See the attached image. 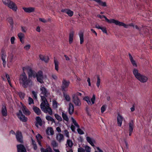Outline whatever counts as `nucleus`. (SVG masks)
<instances>
[{
    "mask_svg": "<svg viewBox=\"0 0 152 152\" xmlns=\"http://www.w3.org/2000/svg\"><path fill=\"white\" fill-rule=\"evenodd\" d=\"M19 81L20 84L24 88H26L32 85V80L28 78L25 72L20 75Z\"/></svg>",
    "mask_w": 152,
    "mask_h": 152,
    "instance_id": "nucleus-1",
    "label": "nucleus"
},
{
    "mask_svg": "<svg viewBox=\"0 0 152 152\" xmlns=\"http://www.w3.org/2000/svg\"><path fill=\"white\" fill-rule=\"evenodd\" d=\"M42 102L40 104V107L42 110L45 113H48L50 115H52L53 114L52 110L49 107V104L48 103L46 99L42 97Z\"/></svg>",
    "mask_w": 152,
    "mask_h": 152,
    "instance_id": "nucleus-2",
    "label": "nucleus"
},
{
    "mask_svg": "<svg viewBox=\"0 0 152 152\" xmlns=\"http://www.w3.org/2000/svg\"><path fill=\"white\" fill-rule=\"evenodd\" d=\"M87 141L93 147H94V149L96 148L98 151H95L94 152H103V151L100 149L99 147H96L94 145V143H96L95 140L92 138L89 137H87L86 138Z\"/></svg>",
    "mask_w": 152,
    "mask_h": 152,
    "instance_id": "nucleus-3",
    "label": "nucleus"
},
{
    "mask_svg": "<svg viewBox=\"0 0 152 152\" xmlns=\"http://www.w3.org/2000/svg\"><path fill=\"white\" fill-rule=\"evenodd\" d=\"M3 3L14 11L17 10V7L15 4L11 1H3Z\"/></svg>",
    "mask_w": 152,
    "mask_h": 152,
    "instance_id": "nucleus-4",
    "label": "nucleus"
},
{
    "mask_svg": "<svg viewBox=\"0 0 152 152\" xmlns=\"http://www.w3.org/2000/svg\"><path fill=\"white\" fill-rule=\"evenodd\" d=\"M40 90L41 91L40 93V96L42 99V97H43L45 99L50 95V92L45 88L42 86H41Z\"/></svg>",
    "mask_w": 152,
    "mask_h": 152,
    "instance_id": "nucleus-5",
    "label": "nucleus"
},
{
    "mask_svg": "<svg viewBox=\"0 0 152 152\" xmlns=\"http://www.w3.org/2000/svg\"><path fill=\"white\" fill-rule=\"evenodd\" d=\"M70 82L69 81H67L64 79H63L62 81V83L61 86L62 90L64 91H67L68 90L67 88L69 87Z\"/></svg>",
    "mask_w": 152,
    "mask_h": 152,
    "instance_id": "nucleus-6",
    "label": "nucleus"
},
{
    "mask_svg": "<svg viewBox=\"0 0 152 152\" xmlns=\"http://www.w3.org/2000/svg\"><path fill=\"white\" fill-rule=\"evenodd\" d=\"M115 24L119 26H123L126 28H128L129 26H132L134 28V25L132 23L126 24L123 22H120L116 20Z\"/></svg>",
    "mask_w": 152,
    "mask_h": 152,
    "instance_id": "nucleus-7",
    "label": "nucleus"
},
{
    "mask_svg": "<svg viewBox=\"0 0 152 152\" xmlns=\"http://www.w3.org/2000/svg\"><path fill=\"white\" fill-rule=\"evenodd\" d=\"M43 76L42 72L41 71H39L37 73V81L41 83H44L43 80Z\"/></svg>",
    "mask_w": 152,
    "mask_h": 152,
    "instance_id": "nucleus-8",
    "label": "nucleus"
},
{
    "mask_svg": "<svg viewBox=\"0 0 152 152\" xmlns=\"http://www.w3.org/2000/svg\"><path fill=\"white\" fill-rule=\"evenodd\" d=\"M23 72L26 71H27L29 78H30L31 77H32V75L34 71L32 70L30 67L28 66L24 67L23 68Z\"/></svg>",
    "mask_w": 152,
    "mask_h": 152,
    "instance_id": "nucleus-9",
    "label": "nucleus"
},
{
    "mask_svg": "<svg viewBox=\"0 0 152 152\" xmlns=\"http://www.w3.org/2000/svg\"><path fill=\"white\" fill-rule=\"evenodd\" d=\"M17 115L21 121L24 122L27 121V118L23 114L21 110L19 111V113L17 114Z\"/></svg>",
    "mask_w": 152,
    "mask_h": 152,
    "instance_id": "nucleus-10",
    "label": "nucleus"
},
{
    "mask_svg": "<svg viewBox=\"0 0 152 152\" xmlns=\"http://www.w3.org/2000/svg\"><path fill=\"white\" fill-rule=\"evenodd\" d=\"M72 99L73 102L76 106H79L80 105V101L77 96L75 95H73Z\"/></svg>",
    "mask_w": 152,
    "mask_h": 152,
    "instance_id": "nucleus-11",
    "label": "nucleus"
},
{
    "mask_svg": "<svg viewBox=\"0 0 152 152\" xmlns=\"http://www.w3.org/2000/svg\"><path fill=\"white\" fill-rule=\"evenodd\" d=\"M97 17L99 18H100L101 19H102L103 18H104L106 21L110 23H113L115 24V22L116 21V20L114 19H111L110 20H109L108 19L107 17L105 16L104 15H97Z\"/></svg>",
    "mask_w": 152,
    "mask_h": 152,
    "instance_id": "nucleus-12",
    "label": "nucleus"
},
{
    "mask_svg": "<svg viewBox=\"0 0 152 152\" xmlns=\"http://www.w3.org/2000/svg\"><path fill=\"white\" fill-rule=\"evenodd\" d=\"M16 137L17 141L20 143L23 142V137L21 132L17 131L16 134Z\"/></svg>",
    "mask_w": 152,
    "mask_h": 152,
    "instance_id": "nucleus-13",
    "label": "nucleus"
},
{
    "mask_svg": "<svg viewBox=\"0 0 152 152\" xmlns=\"http://www.w3.org/2000/svg\"><path fill=\"white\" fill-rule=\"evenodd\" d=\"M137 79L142 83L146 82L148 80V78L147 77L142 74H141Z\"/></svg>",
    "mask_w": 152,
    "mask_h": 152,
    "instance_id": "nucleus-14",
    "label": "nucleus"
},
{
    "mask_svg": "<svg viewBox=\"0 0 152 152\" xmlns=\"http://www.w3.org/2000/svg\"><path fill=\"white\" fill-rule=\"evenodd\" d=\"M18 152H26V150L25 147L22 144L17 145Z\"/></svg>",
    "mask_w": 152,
    "mask_h": 152,
    "instance_id": "nucleus-15",
    "label": "nucleus"
},
{
    "mask_svg": "<svg viewBox=\"0 0 152 152\" xmlns=\"http://www.w3.org/2000/svg\"><path fill=\"white\" fill-rule=\"evenodd\" d=\"M1 113L3 116L6 117L7 115V111L5 106L2 105L1 109Z\"/></svg>",
    "mask_w": 152,
    "mask_h": 152,
    "instance_id": "nucleus-16",
    "label": "nucleus"
},
{
    "mask_svg": "<svg viewBox=\"0 0 152 152\" xmlns=\"http://www.w3.org/2000/svg\"><path fill=\"white\" fill-rule=\"evenodd\" d=\"M61 12L66 13L69 16H72L73 15V12L68 9H62L61 10Z\"/></svg>",
    "mask_w": 152,
    "mask_h": 152,
    "instance_id": "nucleus-17",
    "label": "nucleus"
},
{
    "mask_svg": "<svg viewBox=\"0 0 152 152\" xmlns=\"http://www.w3.org/2000/svg\"><path fill=\"white\" fill-rule=\"evenodd\" d=\"M68 111L70 115H72L74 112V107L73 104L70 103L69 104V107L68 108Z\"/></svg>",
    "mask_w": 152,
    "mask_h": 152,
    "instance_id": "nucleus-18",
    "label": "nucleus"
},
{
    "mask_svg": "<svg viewBox=\"0 0 152 152\" xmlns=\"http://www.w3.org/2000/svg\"><path fill=\"white\" fill-rule=\"evenodd\" d=\"M123 119V118L121 115L119 114H118L117 117V120L118 125V126H121Z\"/></svg>",
    "mask_w": 152,
    "mask_h": 152,
    "instance_id": "nucleus-19",
    "label": "nucleus"
},
{
    "mask_svg": "<svg viewBox=\"0 0 152 152\" xmlns=\"http://www.w3.org/2000/svg\"><path fill=\"white\" fill-rule=\"evenodd\" d=\"M18 36L20 39V42L22 44H23L24 43V34L21 32H20L18 34Z\"/></svg>",
    "mask_w": 152,
    "mask_h": 152,
    "instance_id": "nucleus-20",
    "label": "nucleus"
},
{
    "mask_svg": "<svg viewBox=\"0 0 152 152\" xmlns=\"http://www.w3.org/2000/svg\"><path fill=\"white\" fill-rule=\"evenodd\" d=\"M23 9L26 12L31 13L34 11L35 9L33 7H23Z\"/></svg>",
    "mask_w": 152,
    "mask_h": 152,
    "instance_id": "nucleus-21",
    "label": "nucleus"
},
{
    "mask_svg": "<svg viewBox=\"0 0 152 152\" xmlns=\"http://www.w3.org/2000/svg\"><path fill=\"white\" fill-rule=\"evenodd\" d=\"M36 120L37 121V123L35 125L37 127H38V124L40 126H42V125L43 124V122L39 117H37L36 118Z\"/></svg>",
    "mask_w": 152,
    "mask_h": 152,
    "instance_id": "nucleus-22",
    "label": "nucleus"
},
{
    "mask_svg": "<svg viewBox=\"0 0 152 152\" xmlns=\"http://www.w3.org/2000/svg\"><path fill=\"white\" fill-rule=\"evenodd\" d=\"M133 73L136 79H137L141 75V74L139 72L138 70L136 69H133Z\"/></svg>",
    "mask_w": 152,
    "mask_h": 152,
    "instance_id": "nucleus-23",
    "label": "nucleus"
},
{
    "mask_svg": "<svg viewBox=\"0 0 152 152\" xmlns=\"http://www.w3.org/2000/svg\"><path fill=\"white\" fill-rule=\"evenodd\" d=\"M39 58L41 60L46 63L48 62L49 60V57L47 56H44L41 55L39 56Z\"/></svg>",
    "mask_w": 152,
    "mask_h": 152,
    "instance_id": "nucleus-24",
    "label": "nucleus"
},
{
    "mask_svg": "<svg viewBox=\"0 0 152 152\" xmlns=\"http://www.w3.org/2000/svg\"><path fill=\"white\" fill-rule=\"evenodd\" d=\"M22 110L23 113L26 115H29L30 114V112L26 108L25 106H23L22 108Z\"/></svg>",
    "mask_w": 152,
    "mask_h": 152,
    "instance_id": "nucleus-25",
    "label": "nucleus"
},
{
    "mask_svg": "<svg viewBox=\"0 0 152 152\" xmlns=\"http://www.w3.org/2000/svg\"><path fill=\"white\" fill-rule=\"evenodd\" d=\"M57 140L59 142H61L64 140V137L63 134H59L56 137Z\"/></svg>",
    "mask_w": 152,
    "mask_h": 152,
    "instance_id": "nucleus-26",
    "label": "nucleus"
},
{
    "mask_svg": "<svg viewBox=\"0 0 152 152\" xmlns=\"http://www.w3.org/2000/svg\"><path fill=\"white\" fill-rule=\"evenodd\" d=\"M79 35L80 38V43L81 44H82L84 42L83 33L82 32L80 31L79 33Z\"/></svg>",
    "mask_w": 152,
    "mask_h": 152,
    "instance_id": "nucleus-27",
    "label": "nucleus"
},
{
    "mask_svg": "<svg viewBox=\"0 0 152 152\" xmlns=\"http://www.w3.org/2000/svg\"><path fill=\"white\" fill-rule=\"evenodd\" d=\"M46 133L48 135H52L54 134V132L51 127H49L46 130Z\"/></svg>",
    "mask_w": 152,
    "mask_h": 152,
    "instance_id": "nucleus-28",
    "label": "nucleus"
},
{
    "mask_svg": "<svg viewBox=\"0 0 152 152\" xmlns=\"http://www.w3.org/2000/svg\"><path fill=\"white\" fill-rule=\"evenodd\" d=\"M129 59L133 66H134L137 67V65L136 64L135 61L133 59L132 56L130 53L129 54Z\"/></svg>",
    "mask_w": 152,
    "mask_h": 152,
    "instance_id": "nucleus-29",
    "label": "nucleus"
},
{
    "mask_svg": "<svg viewBox=\"0 0 152 152\" xmlns=\"http://www.w3.org/2000/svg\"><path fill=\"white\" fill-rule=\"evenodd\" d=\"M74 32L73 31H71L70 32L69 34V42L70 44L72 42L73 38L74 37Z\"/></svg>",
    "mask_w": 152,
    "mask_h": 152,
    "instance_id": "nucleus-30",
    "label": "nucleus"
},
{
    "mask_svg": "<svg viewBox=\"0 0 152 152\" xmlns=\"http://www.w3.org/2000/svg\"><path fill=\"white\" fill-rule=\"evenodd\" d=\"M33 109L35 113L37 115H39L41 114V112L40 110L37 107H34Z\"/></svg>",
    "mask_w": 152,
    "mask_h": 152,
    "instance_id": "nucleus-31",
    "label": "nucleus"
},
{
    "mask_svg": "<svg viewBox=\"0 0 152 152\" xmlns=\"http://www.w3.org/2000/svg\"><path fill=\"white\" fill-rule=\"evenodd\" d=\"M134 128V122L133 121H131L129 123V131L132 132Z\"/></svg>",
    "mask_w": 152,
    "mask_h": 152,
    "instance_id": "nucleus-32",
    "label": "nucleus"
},
{
    "mask_svg": "<svg viewBox=\"0 0 152 152\" xmlns=\"http://www.w3.org/2000/svg\"><path fill=\"white\" fill-rule=\"evenodd\" d=\"M41 152H52L51 148L50 147H48L46 149L42 148L40 149Z\"/></svg>",
    "mask_w": 152,
    "mask_h": 152,
    "instance_id": "nucleus-33",
    "label": "nucleus"
},
{
    "mask_svg": "<svg viewBox=\"0 0 152 152\" xmlns=\"http://www.w3.org/2000/svg\"><path fill=\"white\" fill-rule=\"evenodd\" d=\"M55 69L57 71H58V64L59 63L58 61L56 59H54Z\"/></svg>",
    "mask_w": 152,
    "mask_h": 152,
    "instance_id": "nucleus-34",
    "label": "nucleus"
},
{
    "mask_svg": "<svg viewBox=\"0 0 152 152\" xmlns=\"http://www.w3.org/2000/svg\"><path fill=\"white\" fill-rule=\"evenodd\" d=\"M45 118L48 121H51L52 123H55V120L53 118L49 115L46 116Z\"/></svg>",
    "mask_w": 152,
    "mask_h": 152,
    "instance_id": "nucleus-35",
    "label": "nucleus"
},
{
    "mask_svg": "<svg viewBox=\"0 0 152 152\" xmlns=\"http://www.w3.org/2000/svg\"><path fill=\"white\" fill-rule=\"evenodd\" d=\"M51 145L53 147V149L58 148V144L54 140L52 141L51 142Z\"/></svg>",
    "mask_w": 152,
    "mask_h": 152,
    "instance_id": "nucleus-36",
    "label": "nucleus"
},
{
    "mask_svg": "<svg viewBox=\"0 0 152 152\" xmlns=\"http://www.w3.org/2000/svg\"><path fill=\"white\" fill-rule=\"evenodd\" d=\"M62 117L63 119L66 121H69V118L66 113L64 112H62Z\"/></svg>",
    "mask_w": 152,
    "mask_h": 152,
    "instance_id": "nucleus-37",
    "label": "nucleus"
},
{
    "mask_svg": "<svg viewBox=\"0 0 152 152\" xmlns=\"http://www.w3.org/2000/svg\"><path fill=\"white\" fill-rule=\"evenodd\" d=\"M66 144L70 148H71L73 145L72 141L69 139L67 140Z\"/></svg>",
    "mask_w": 152,
    "mask_h": 152,
    "instance_id": "nucleus-38",
    "label": "nucleus"
},
{
    "mask_svg": "<svg viewBox=\"0 0 152 152\" xmlns=\"http://www.w3.org/2000/svg\"><path fill=\"white\" fill-rule=\"evenodd\" d=\"M83 99L87 102L89 105H91L92 104L91 103L90 99L88 97L86 96Z\"/></svg>",
    "mask_w": 152,
    "mask_h": 152,
    "instance_id": "nucleus-39",
    "label": "nucleus"
},
{
    "mask_svg": "<svg viewBox=\"0 0 152 152\" xmlns=\"http://www.w3.org/2000/svg\"><path fill=\"white\" fill-rule=\"evenodd\" d=\"M64 96L66 101L69 102L70 101V98L68 94H66L64 93Z\"/></svg>",
    "mask_w": 152,
    "mask_h": 152,
    "instance_id": "nucleus-40",
    "label": "nucleus"
},
{
    "mask_svg": "<svg viewBox=\"0 0 152 152\" xmlns=\"http://www.w3.org/2000/svg\"><path fill=\"white\" fill-rule=\"evenodd\" d=\"M71 119L75 126L78 128H79V126L78 124L77 123L76 121L75 120L73 117H72Z\"/></svg>",
    "mask_w": 152,
    "mask_h": 152,
    "instance_id": "nucleus-41",
    "label": "nucleus"
},
{
    "mask_svg": "<svg viewBox=\"0 0 152 152\" xmlns=\"http://www.w3.org/2000/svg\"><path fill=\"white\" fill-rule=\"evenodd\" d=\"M58 104L55 100H53V106L54 108H56L58 107Z\"/></svg>",
    "mask_w": 152,
    "mask_h": 152,
    "instance_id": "nucleus-42",
    "label": "nucleus"
},
{
    "mask_svg": "<svg viewBox=\"0 0 152 152\" xmlns=\"http://www.w3.org/2000/svg\"><path fill=\"white\" fill-rule=\"evenodd\" d=\"M96 2L99 4V5L103 6H106V3L105 2H103L102 1H95Z\"/></svg>",
    "mask_w": 152,
    "mask_h": 152,
    "instance_id": "nucleus-43",
    "label": "nucleus"
},
{
    "mask_svg": "<svg viewBox=\"0 0 152 152\" xmlns=\"http://www.w3.org/2000/svg\"><path fill=\"white\" fill-rule=\"evenodd\" d=\"M56 119L59 121H61L62 120V118L61 117L59 116L57 114H55L54 115Z\"/></svg>",
    "mask_w": 152,
    "mask_h": 152,
    "instance_id": "nucleus-44",
    "label": "nucleus"
},
{
    "mask_svg": "<svg viewBox=\"0 0 152 152\" xmlns=\"http://www.w3.org/2000/svg\"><path fill=\"white\" fill-rule=\"evenodd\" d=\"M32 144L33 145L34 149L35 150H36L37 149V146L36 145V142L32 139Z\"/></svg>",
    "mask_w": 152,
    "mask_h": 152,
    "instance_id": "nucleus-45",
    "label": "nucleus"
},
{
    "mask_svg": "<svg viewBox=\"0 0 152 152\" xmlns=\"http://www.w3.org/2000/svg\"><path fill=\"white\" fill-rule=\"evenodd\" d=\"M85 151L86 152H90L91 151V148L87 145H86L84 147Z\"/></svg>",
    "mask_w": 152,
    "mask_h": 152,
    "instance_id": "nucleus-46",
    "label": "nucleus"
},
{
    "mask_svg": "<svg viewBox=\"0 0 152 152\" xmlns=\"http://www.w3.org/2000/svg\"><path fill=\"white\" fill-rule=\"evenodd\" d=\"M7 20L10 23V25L11 26H12L13 25V19L12 18H7Z\"/></svg>",
    "mask_w": 152,
    "mask_h": 152,
    "instance_id": "nucleus-47",
    "label": "nucleus"
},
{
    "mask_svg": "<svg viewBox=\"0 0 152 152\" xmlns=\"http://www.w3.org/2000/svg\"><path fill=\"white\" fill-rule=\"evenodd\" d=\"M51 77L52 78L55 80H56L58 78V76L57 75L55 74H52L51 75Z\"/></svg>",
    "mask_w": 152,
    "mask_h": 152,
    "instance_id": "nucleus-48",
    "label": "nucleus"
},
{
    "mask_svg": "<svg viewBox=\"0 0 152 152\" xmlns=\"http://www.w3.org/2000/svg\"><path fill=\"white\" fill-rule=\"evenodd\" d=\"M36 138L37 141H40L41 139H42V136L39 134H38L36 136Z\"/></svg>",
    "mask_w": 152,
    "mask_h": 152,
    "instance_id": "nucleus-49",
    "label": "nucleus"
},
{
    "mask_svg": "<svg viewBox=\"0 0 152 152\" xmlns=\"http://www.w3.org/2000/svg\"><path fill=\"white\" fill-rule=\"evenodd\" d=\"M18 94L21 99H24L25 96V94L24 93L20 92Z\"/></svg>",
    "mask_w": 152,
    "mask_h": 152,
    "instance_id": "nucleus-50",
    "label": "nucleus"
},
{
    "mask_svg": "<svg viewBox=\"0 0 152 152\" xmlns=\"http://www.w3.org/2000/svg\"><path fill=\"white\" fill-rule=\"evenodd\" d=\"M100 78H99V76H97V83H96V86L98 88L100 86Z\"/></svg>",
    "mask_w": 152,
    "mask_h": 152,
    "instance_id": "nucleus-51",
    "label": "nucleus"
},
{
    "mask_svg": "<svg viewBox=\"0 0 152 152\" xmlns=\"http://www.w3.org/2000/svg\"><path fill=\"white\" fill-rule=\"evenodd\" d=\"M64 133L65 135L66 136V137H67L68 138H69V132H68L67 130H64Z\"/></svg>",
    "mask_w": 152,
    "mask_h": 152,
    "instance_id": "nucleus-52",
    "label": "nucleus"
},
{
    "mask_svg": "<svg viewBox=\"0 0 152 152\" xmlns=\"http://www.w3.org/2000/svg\"><path fill=\"white\" fill-rule=\"evenodd\" d=\"M32 93L34 96V98L35 99H37V92H35L34 91H32Z\"/></svg>",
    "mask_w": 152,
    "mask_h": 152,
    "instance_id": "nucleus-53",
    "label": "nucleus"
},
{
    "mask_svg": "<svg viewBox=\"0 0 152 152\" xmlns=\"http://www.w3.org/2000/svg\"><path fill=\"white\" fill-rule=\"evenodd\" d=\"M28 102L29 104H31L33 103H34V101L33 99L30 97H29L28 98Z\"/></svg>",
    "mask_w": 152,
    "mask_h": 152,
    "instance_id": "nucleus-54",
    "label": "nucleus"
},
{
    "mask_svg": "<svg viewBox=\"0 0 152 152\" xmlns=\"http://www.w3.org/2000/svg\"><path fill=\"white\" fill-rule=\"evenodd\" d=\"M106 105H103L101 108V112L102 113H103L105 111L106 108Z\"/></svg>",
    "mask_w": 152,
    "mask_h": 152,
    "instance_id": "nucleus-55",
    "label": "nucleus"
},
{
    "mask_svg": "<svg viewBox=\"0 0 152 152\" xmlns=\"http://www.w3.org/2000/svg\"><path fill=\"white\" fill-rule=\"evenodd\" d=\"M30 47H31V46H30V45L28 44V45H26V46H25L24 47V48L25 50H28L30 48Z\"/></svg>",
    "mask_w": 152,
    "mask_h": 152,
    "instance_id": "nucleus-56",
    "label": "nucleus"
},
{
    "mask_svg": "<svg viewBox=\"0 0 152 152\" xmlns=\"http://www.w3.org/2000/svg\"><path fill=\"white\" fill-rule=\"evenodd\" d=\"M78 133L80 134H84V132L82 129L80 128H78L77 129Z\"/></svg>",
    "mask_w": 152,
    "mask_h": 152,
    "instance_id": "nucleus-57",
    "label": "nucleus"
},
{
    "mask_svg": "<svg viewBox=\"0 0 152 152\" xmlns=\"http://www.w3.org/2000/svg\"><path fill=\"white\" fill-rule=\"evenodd\" d=\"M95 100V95L94 94L93 96L92 97L91 99V101L92 104H94V102Z\"/></svg>",
    "mask_w": 152,
    "mask_h": 152,
    "instance_id": "nucleus-58",
    "label": "nucleus"
},
{
    "mask_svg": "<svg viewBox=\"0 0 152 152\" xmlns=\"http://www.w3.org/2000/svg\"><path fill=\"white\" fill-rule=\"evenodd\" d=\"M21 31L23 32H26L27 30L26 27L24 26H22L21 27Z\"/></svg>",
    "mask_w": 152,
    "mask_h": 152,
    "instance_id": "nucleus-59",
    "label": "nucleus"
},
{
    "mask_svg": "<svg viewBox=\"0 0 152 152\" xmlns=\"http://www.w3.org/2000/svg\"><path fill=\"white\" fill-rule=\"evenodd\" d=\"M78 152H85V150L83 148L80 147L78 149Z\"/></svg>",
    "mask_w": 152,
    "mask_h": 152,
    "instance_id": "nucleus-60",
    "label": "nucleus"
},
{
    "mask_svg": "<svg viewBox=\"0 0 152 152\" xmlns=\"http://www.w3.org/2000/svg\"><path fill=\"white\" fill-rule=\"evenodd\" d=\"M15 40V38L14 37H12L11 38L10 41L12 44H14V41Z\"/></svg>",
    "mask_w": 152,
    "mask_h": 152,
    "instance_id": "nucleus-61",
    "label": "nucleus"
},
{
    "mask_svg": "<svg viewBox=\"0 0 152 152\" xmlns=\"http://www.w3.org/2000/svg\"><path fill=\"white\" fill-rule=\"evenodd\" d=\"M39 20L40 21L44 23H46L48 22V21L44 18H39Z\"/></svg>",
    "mask_w": 152,
    "mask_h": 152,
    "instance_id": "nucleus-62",
    "label": "nucleus"
},
{
    "mask_svg": "<svg viewBox=\"0 0 152 152\" xmlns=\"http://www.w3.org/2000/svg\"><path fill=\"white\" fill-rule=\"evenodd\" d=\"M101 29L104 33L106 34L107 33L106 29L105 27H102Z\"/></svg>",
    "mask_w": 152,
    "mask_h": 152,
    "instance_id": "nucleus-63",
    "label": "nucleus"
},
{
    "mask_svg": "<svg viewBox=\"0 0 152 152\" xmlns=\"http://www.w3.org/2000/svg\"><path fill=\"white\" fill-rule=\"evenodd\" d=\"M6 58V55L5 54L3 53L1 55V59H5Z\"/></svg>",
    "mask_w": 152,
    "mask_h": 152,
    "instance_id": "nucleus-64",
    "label": "nucleus"
}]
</instances>
